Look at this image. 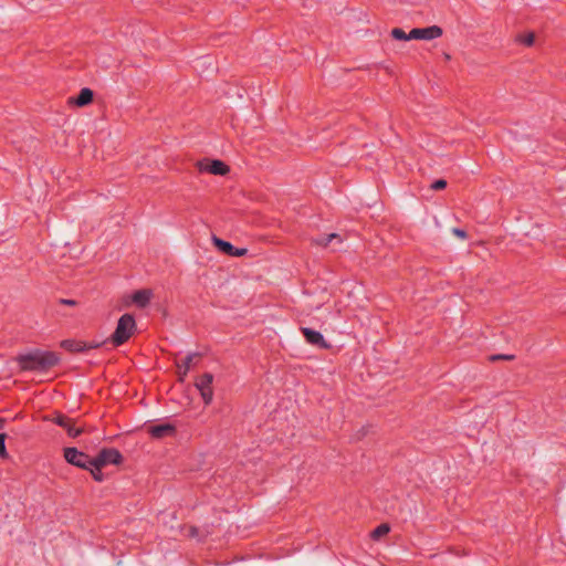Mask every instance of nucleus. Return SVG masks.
Segmentation results:
<instances>
[{"label":"nucleus","instance_id":"dca6fc26","mask_svg":"<svg viewBox=\"0 0 566 566\" xmlns=\"http://www.w3.org/2000/svg\"><path fill=\"white\" fill-rule=\"evenodd\" d=\"M390 531V526L386 523L378 525L370 534L373 539H379L380 537L387 535Z\"/></svg>","mask_w":566,"mask_h":566},{"label":"nucleus","instance_id":"f3484780","mask_svg":"<svg viewBox=\"0 0 566 566\" xmlns=\"http://www.w3.org/2000/svg\"><path fill=\"white\" fill-rule=\"evenodd\" d=\"M516 41L524 44L525 46H532L535 41V34L534 32H527L524 34H518L516 36Z\"/></svg>","mask_w":566,"mask_h":566},{"label":"nucleus","instance_id":"412c9836","mask_svg":"<svg viewBox=\"0 0 566 566\" xmlns=\"http://www.w3.org/2000/svg\"><path fill=\"white\" fill-rule=\"evenodd\" d=\"M514 359H515V356L511 355V354H495V355H491L490 356V360L491 361H496V360H514Z\"/></svg>","mask_w":566,"mask_h":566},{"label":"nucleus","instance_id":"ddd939ff","mask_svg":"<svg viewBox=\"0 0 566 566\" xmlns=\"http://www.w3.org/2000/svg\"><path fill=\"white\" fill-rule=\"evenodd\" d=\"M196 357H200V354L191 353L187 355L180 363H177L178 376L180 381H184L185 377L187 376L191 367L192 360Z\"/></svg>","mask_w":566,"mask_h":566},{"label":"nucleus","instance_id":"a878e982","mask_svg":"<svg viewBox=\"0 0 566 566\" xmlns=\"http://www.w3.org/2000/svg\"><path fill=\"white\" fill-rule=\"evenodd\" d=\"M59 303L63 304V305H69V306H75L77 304V302L75 300H70V298H60Z\"/></svg>","mask_w":566,"mask_h":566},{"label":"nucleus","instance_id":"2eb2a0df","mask_svg":"<svg viewBox=\"0 0 566 566\" xmlns=\"http://www.w3.org/2000/svg\"><path fill=\"white\" fill-rule=\"evenodd\" d=\"M62 346L72 353H84L86 352V342L66 339L62 342Z\"/></svg>","mask_w":566,"mask_h":566},{"label":"nucleus","instance_id":"5701e85b","mask_svg":"<svg viewBox=\"0 0 566 566\" xmlns=\"http://www.w3.org/2000/svg\"><path fill=\"white\" fill-rule=\"evenodd\" d=\"M447 187V181L444 179H437L430 186L432 190H442Z\"/></svg>","mask_w":566,"mask_h":566},{"label":"nucleus","instance_id":"f257e3e1","mask_svg":"<svg viewBox=\"0 0 566 566\" xmlns=\"http://www.w3.org/2000/svg\"><path fill=\"white\" fill-rule=\"evenodd\" d=\"M14 359L21 371L46 373L60 363L57 353L42 349L19 354Z\"/></svg>","mask_w":566,"mask_h":566},{"label":"nucleus","instance_id":"9b49d317","mask_svg":"<svg viewBox=\"0 0 566 566\" xmlns=\"http://www.w3.org/2000/svg\"><path fill=\"white\" fill-rule=\"evenodd\" d=\"M93 99L94 92L88 87H84L80 91V93L76 96H71L67 98V105L84 107L90 105L93 102Z\"/></svg>","mask_w":566,"mask_h":566},{"label":"nucleus","instance_id":"7ed1b4c3","mask_svg":"<svg viewBox=\"0 0 566 566\" xmlns=\"http://www.w3.org/2000/svg\"><path fill=\"white\" fill-rule=\"evenodd\" d=\"M65 461L76 468L86 470L93 467L94 459L75 447H66L63 449Z\"/></svg>","mask_w":566,"mask_h":566},{"label":"nucleus","instance_id":"423d86ee","mask_svg":"<svg viewBox=\"0 0 566 566\" xmlns=\"http://www.w3.org/2000/svg\"><path fill=\"white\" fill-rule=\"evenodd\" d=\"M213 375L211 373H205L197 378L195 386L199 390L200 396L206 406H209L213 399Z\"/></svg>","mask_w":566,"mask_h":566},{"label":"nucleus","instance_id":"bb28decb","mask_svg":"<svg viewBox=\"0 0 566 566\" xmlns=\"http://www.w3.org/2000/svg\"><path fill=\"white\" fill-rule=\"evenodd\" d=\"M102 342H90V343H86V352L90 350V349H94V348H98L102 346Z\"/></svg>","mask_w":566,"mask_h":566},{"label":"nucleus","instance_id":"b1692460","mask_svg":"<svg viewBox=\"0 0 566 566\" xmlns=\"http://www.w3.org/2000/svg\"><path fill=\"white\" fill-rule=\"evenodd\" d=\"M188 536L198 538L199 541H202L203 537L199 536V528L197 526H190L188 530Z\"/></svg>","mask_w":566,"mask_h":566},{"label":"nucleus","instance_id":"39448f33","mask_svg":"<svg viewBox=\"0 0 566 566\" xmlns=\"http://www.w3.org/2000/svg\"><path fill=\"white\" fill-rule=\"evenodd\" d=\"M93 467H106L108 464L119 465L124 461L123 454L115 448H103L98 454L93 458Z\"/></svg>","mask_w":566,"mask_h":566},{"label":"nucleus","instance_id":"c85d7f7f","mask_svg":"<svg viewBox=\"0 0 566 566\" xmlns=\"http://www.w3.org/2000/svg\"><path fill=\"white\" fill-rule=\"evenodd\" d=\"M444 59H446L447 61H449V60L451 59L450 54L446 53V54H444Z\"/></svg>","mask_w":566,"mask_h":566},{"label":"nucleus","instance_id":"20e7f679","mask_svg":"<svg viewBox=\"0 0 566 566\" xmlns=\"http://www.w3.org/2000/svg\"><path fill=\"white\" fill-rule=\"evenodd\" d=\"M196 168L199 172H207L216 176H226L230 168L227 164L219 159L203 158L196 163Z\"/></svg>","mask_w":566,"mask_h":566},{"label":"nucleus","instance_id":"6ab92c4d","mask_svg":"<svg viewBox=\"0 0 566 566\" xmlns=\"http://www.w3.org/2000/svg\"><path fill=\"white\" fill-rule=\"evenodd\" d=\"M391 36L395 39V40H411L409 38V33L407 34L402 29L400 28H395L391 30Z\"/></svg>","mask_w":566,"mask_h":566},{"label":"nucleus","instance_id":"a211bd4d","mask_svg":"<svg viewBox=\"0 0 566 566\" xmlns=\"http://www.w3.org/2000/svg\"><path fill=\"white\" fill-rule=\"evenodd\" d=\"M335 238H338L337 233H329L326 235H321L314 239V243L321 247H327Z\"/></svg>","mask_w":566,"mask_h":566},{"label":"nucleus","instance_id":"cd10ccee","mask_svg":"<svg viewBox=\"0 0 566 566\" xmlns=\"http://www.w3.org/2000/svg\"><path fill=\"white\" fill-rule=\"evenodd\" d=\"M7 420L4 418H0V430L4 428Z\"/></svg>","mask_w":566,"mask_h":566},{"label":"nucleus","instance_id":"1a4fd4ad","mask_svg":"<svg viewBox=\"0 0 566 566\" xmlns=\"http://www.w3.org/2000/svg\"><path fill=\"white\" fill-rule=\"evenodd\" d=\"M301 332L308 344L322 349H328L331 347V345L325 340L322 333L314 331L310 327H301Z\"/></svg>","mask_w":566,"mask_h":566},{"label":"nucleus","instance_id":"393cba45","mask_svg":"<svg viewBox=\"0 0 566 566\" xmlns=\"http://www.w3.org/2000/svg\"><path fill=\"white\" fill-rule=\"evenodd\" d=\"M452 233L462 240L468 238L467 231L460 228H453Z\"/></svg>","mask_w":566,"mask_h":566},{"label":"nucleus","instance_id":"9d476101","mask_svg":"<svg viewBox=\"0 0 566 566\" xmlns=\"http://www.w3.org/2000/svg\"><path fill=\"white\" fill-rule=\"evenodd\" d=\"M213 244L221 251L222 253L230 256H242L245 255L248 250L244 248H237L232 245L230 242L222 240L218 237H213Z\"/></svg>","mask_w":566,"mask_h":566},{"label":"nucleus","instance_id":"aec40b11","mask_svg":"<svg viewBox=\"0 0 566 566\" xmlns=\"http://www.w3.org/2000/svg\"><path fill=\"white\" fill-rule=\"evenodd\" d=\"M102 468L103 467H91L90 469H87L91 474H92V478L96 481V482H103L104 480V474L102 473Z\"/></svg>","mask_w":566,"mask_h":566},{"label":"nucleus","instance_id":"f8f14e48","mask_svg":"<svg viewBox=\"0 0 566 566\" xmlns=\"http://www.w3.org/2000/svg\"><path fill=\"white\" fill-rule=\"evenodd\" d=\"M149 434L154 439H163L167 436H172L176 433V427L170 423H163L153 426L148 429Z\"/></svg>","mask_w":566,"mask_h":566},{"label":"nucleus","instance_id":"4468645a","mask_svg":"<svg viewBox=\"0 0 566 566\" xmlns=\"http://www.w3.org/2000/svg\"><path fill=\"white\" fill-rule=\"evenodd\" d=\"M151 296H153V293L150 290L143 289V290L136 291L133 294L132 300L138 307L144 308L149 304Z\"/></svg>","mask_w":566,"mask_h":566},{"label":"nucleus","instance_id":"6e6552de","mask_svg":"<svg viewBox=\"0 0 566 566\" xmlns=\"http://www.w3.org/2000/svg\"><path fill=\"white\" fill-rule=\"evenodd\" d=\"M443 30L439 25H430L427 28H415L409 32L412 40H433L440 38Z\"/></svg>","mask_w":566,"mask_h":566},{"label":"nucleus","instance_id":"f03ea898","mask_svg":"<svg viewBox=\"0 0 566 566\" xmlns=\"http://www.w3.org/2000/svg\"><path fill=\"white\" fill-rule=\"evenodd\" d=\"M135 329L136 322L134 316L126 313L119 317L117 326L109 340L115 347L122 346L133 336Z\"/></svg>","mask_w":566,"mask_h":566},{"label":"nucleus","instance_id":"4be33fe9","mask_svg":"<svg viewBox=\"0 0 566 566\" xmlns=\"http://www.w3.org/2000/svg\"><path fill=\"white\" fill-rule=\"evenodd\" d=\"M6 433H0V458L7 459L9 457L7 449H6Z\"/></svg>","mask_w":566,"mask_h":566},{"label":"nucleus","instance_id":"0eeeda50","mask_svg":"<svg viewBox=\"0 0 566 566\" xmlns=\"http://www.w3.org/2000/svg\"><path fill=\"white\" fill-rule=\"evenodd\" d=\"M50 420L65 429L71 438H76L84 431L83 428H75L74 420L61 412H56Z\"/></svg>","mask_w":566,"mask_h":566}]
</instances>
